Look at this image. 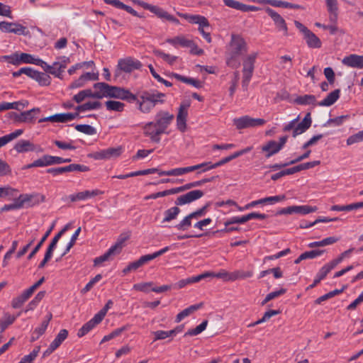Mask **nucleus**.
<instances>
[{"label":"nucleus","mask_w":363,"mask_h":363,"mask_svg":"<svg viewBox=\"0 0 363 363\" xmlns=\"http://www.w3.org/2000/svg\"><path fill=\"white\" fill-rule=\"evenodd\" d=\"M197 186H200L199 181L187 183L183 186H181L179 187H175L174 190L176 191H175L176 194H179L180 192H183L184 191H186V190H189V189H191L192 188L197 187Z\"/></svg>","instance_id":"nucleus-62"},{"label":"nucleus","mask_w":363,"mask_h":363,"mask_svg":"<svg viewBox=\"0 0 363 363\" xmlns=\"http://www.w3.org/2000/svg\"><path fill=\"white\" fill-rule=\"evenodd\" d=\"M14 149L19 153L34 151L35 145L29 140H21L16 143Z\"/></svg>","instance_id":"nucleus-28"},{"label":"nucleus","mask_w":363,"mask_h":363,"mask_svg":"<svg viewBox=\"0 0 363 363\" xmlns=\"http://www.w3.org/2000/svg\"><path fill=\"white\" fill-rule=\"evenodd\" d=\"M180 17L189 21L191 23L199 24V26H209L208 21L203 16L200 15H189L187 13H177Z\"/></svg>","instance_id":"nucleus-25"},{"label":"nucleus","mask_w":363,"mask_h":363,"mask_svg":"<svg viewBox=\"0 0 363 363\" xmlns=\"http://www.w3.org/2000/svg\"><path fill=\"white\" fill-rule=\"evenodd\" d=\"M75 129L81 133H85L86 135H94L96 133V129L89 125L86 124H79L75 126Z\"/></svg>","instance_id":"nucleus-55"},{"label":"nucleus","mask_w":363,"mask_h":363,"mask_svg":"<svg viewBox=\"0 0 363 363\" xmlns=\"http://www.w3.org/2000/svg\"><path fill=\"white\" fill-rule=\"evenodd\" d=\"M329 272H330L328 271V269L325 266H323L317 273L316 277L313 281V283L308 287V289H313V287H315L321 280H323L328 275Z\"/></svg>","instance_id":"nucleus-48"},{"label":"nucleus","mask_w":363,"mask_h":363,"mask_svg":"<svg viewBox=\"0 0 363 363\" xmlns=\"http://www.w3.org/2000/svg\"><path fill=\"white\" fill-rule=\"evenodd\" d=\"M296 102L300 105H315L316 103V98L314 95L306 94L304 96L297 97L296 99Z\"/></svg>","instance_id":"nucleus-42"},{"label":"nucleus","mask_w":363,"mask_h":363,"mask_svg":"<svg viewBox=\"0 0 363 363\" xmlns=\"http://www.w3.org/2000/svg\"><path fill=\"white\" fill-rule=\"evenodd\" d=\"M174 118V116L166 111H158L154 118V121L160 126L163 130L167 131L169 125L172 123Z\"/></svg>","instance_id":"nucleus-16"},{"label":"nucleus","mask_w":363,"mask_h":363,"mask_svg":"<svg viewBox=\"0 0 363 363\" xmlns=\"http://www.w3.org/2000/svg\"><path fill=\"white\" fill-rule=\"evenodd\" d=\"M20 60H21V62L23 63L33 64L35 65L40 66L45 72L46 69H49V65H48L45 62H44L43 60L40 58H35L30 54H20Z\"/></svg>","instance_id":"nucleus-23"},{"label":"nucleus","mask_w":363,"mask_h":363,"mask_svg":"<svg viewBox=\"0 0 363 363\" xmlns=\"http://www.w3.org/2000/svg\"><path fill=\"white\" fill-rule=\"evenodd\" d=\"M204 195L201 190H193L185 194L178 196L174 202L177 206H182L190 203L196 200L201 199Z\"/></svg>","instance_id":"nucleus-13"},{"label":"nucleus","mask_w":363,"mask_h":363,"mask_svg":"<svg viewBox=\"0 0 363 363\" xmlns=\"http://www.w3.org/2000/svg\"><path fill=\"white\" fill-rule=\"evenodd\" d=\"M247 51L245 39L238 34H231L230 41L227 47L226 64L233 69L238 68L240 63L239 57Z\"/></svg>","instance_id":"nucleus-1"},{"label":"nucleus","mask_w":363,"mask_h":363,"mask_svg":"<svg viewBox=\"0 0 363 363\" xmlns=\"http://www.w3.org/2000/svg\"><path fill=\"white\" fill-rule=\"evenodd\" d=\"M107 96L125 100L130 103L137 100V96L132 94L129 90L111 85Z\"/></svg>","instance_id":"nucleus-8"},{"label":"nucleus","mask_w":363,"mask_h":363,"mask_svg":"<svg viewBox=\"0 0 363 363\" xmlns=\"http://www.w3.org/2000/svg\"><path fill=\"white\" fill-rule=\"evenodd\" d=\"M172 76L177 80L188 84H191L196 88L200 89L203 86V83L198 79L186 77L177 73H172Z\"/></svg>","instance_id":"nucleus-30"},{"label":"nucleus","mask_w":363,"mask_h":363,"mask_svg":"<svg viewBox=\"0 0 363 363\" xmlns=\"http://www.w3.org/2000/svg\"><path fill=\"white\" fill-rule=\"evenodd\" d=\"M106 107L108 111L121 112L124 109L125 104L118 101H108L106 102Z\"/></svg>","instance_id":"nucleus-47"},{"label":"nucleus","mask_w":363,"mask_h":363,"mask_svg":"<svg viewBox=\"0 0 363 363\" xmlns=\"http://www.w3.org/2000/svg\"><path fill=\"white\" fill-rule=\"evenodd\" d=\"M167 42L170 43L174 46H177V45H179L183 48H188L191 45H193V40L186 39L184 36H177L174 38H169L167 40Z\"/></svg>","instance_id":"nucleus-32"},{"label":"nucleus","mask_w":363,"mask_h":363,"mask_svg":"<svg viewBox=\"0 0 363 363\" xmlns=\"http://www.w3.org/2000/svg\"><path fill=\"white\" fill-rule=\"evenodd\" d=\"M23 133V130L22 129H18L15 130L13 133H11L8 135H4L0 138V148L9 142L13 140L14 139L17 138L20 135H21Z\"/></svg>","instance_id":"nucleus-34"},{"label":"nucleus","mask_w":363,"mask_h":363,"mask_svg":"<svg viewBox=\"0 0 363 363\" xmlns=\"http://www.w3.org/2000/svg\"><path fill=\"white\" fill-rule=\"evenodd\" d=\"M59 61L53 62L52 65H49V69L45 72L54 75L55 77L62 79V72L66 68L67 64L70 62L69 57L61 56L58 57Z\"/></svg>","instance_id":"nucleus-10"},{"label":"nucleus","mask_w":363,"mask_h":363,"mask_svg":"<svg viewBox=\"0 0 363 363\" xmlns=\"http://www.w3.org/2000/svg\"><path fill=\"white\" fill-rule=\"evenodd\" d=\"M257 57V53L254 52L247 55L243 60L242 85L245 90L247 89L249 83L253 75Z\"/></svg>","instance_id":"nucleus-3"},{"label":"nucleus","mask_w":363,"mask_h":363,"mask_svg":"<svg viewBox=\"0 0 363 363\" xmlns=\"http://www.w3.org/2000/svg\"><path fill=\"white\" fill-rule=\"evenodd\" d=\"M101 321L102 319L99 315L95 314L93 318L83 325V326L78 330L77 336L79 337L84 336Z\"/></svg>","instance_id":"nucleus-24"},{"label":"nucleus","mask_w":363,"mask_h":363,"mask_svg":"<svg viewBox=\"0 0 363 363\" xmlns=\"http://www.w3.org/2000/svg\"><path fill=\"white\" fill-rule=\"evenodd\" d=\"M286 292V289H281L278 291H272V292L268 294L266 296L265 298L262 301V306L265 305L269 301L284 294Z\"/></svg>","instance_id":"nucleus-56"},{"label":"nucleus","mask_w":363,"mask_h":363,"mask_svg":"<svg viewBox=\"0 0 363 363\" xmlns=\"http://www.w3.org/2000/svg\"><path fill=\"white\" fill-rule=\"evenodd\" d=\"M40 350V346L35 347L29 354L24 356L18 363H33V361L37 357Z\"/></svg>","instance_id":"nucleus-50"},{"label":"nucleus","mask_w":363,"mask_h":363,"mask_svg":"<svg viewBox=\"0 0 363 363\" xmlns=\"http://www.w3.org/2000/svg\"><path fill=\"white\" fill-rule=\"evenodd\" d=\"M294 213H298L301 215L308 214L310 213L315 212L318 210L316 206H311L308 205L304 206H294Z\"/></svg>","instance_id":"nucleus-45"},{"label":"nucleus","mask_w":363,"mask_h":363,"mask_svg":"<svg viewBox=\"0 0 363 363\" xmlns=\"http://www.w3.org/2000/svg\"><path fill=\"white\" fill-rule=\"evenodd\" d=\"M231 281H234L238 279H245L252 277V271H244V270H235L230 272Z\"/></svg>","instance_id":"nucleus-37"},{"label":"nucleus","mask_w":363,"mask_h":363,"mask_svg":"<svg viewBox=\"0 0 363 363\" xmlns=\"http://www.w3.org/2000/svg\"><path fill=\"white\" fill-rule=\"evenodd\" d=\"M201 306H202V303H199V304L192 305V306L185 308L184 310H183L182 311H181L180 313H179L177 315L175 322L176 323L181 322L184 318L189 316L190 314H191L192 313H194V311H196V310L200 308Z\"/></svg>","instance_id":"nucleus-33"},{"label":"nucleus","mask_w":363,"mask_h":363,"mask_svg":"<svg viewBox=\"0 0 363 363\" xmlns=\"http://www.w3.org/2000/svg\"><path fill=\"white\" fill-rule=\"evenodd\" d=\"M274 7H282V8H289V9H303V7L299 4H291L287 1H283L280 0L274 1Z\"/></svg>","instance_id":"nucleus-53"},{"label":"nucleus","mask_w":363,"mask_h":363,"mask_svg":"<svg viewBox=\"0 0 363 363\" xmlns=\"http://www.w3.org/2000/svg\"><path fill=\"white\" fill-rule=\"evenodd\" d=\"M175 191H176L174 190V188H172L170 189L164 190L162 191H160V192H157V193H154L150 195H148L145 198V200L156 199L159 197H163V196H169V195H172V194H176Z\"/></svg>","instance_id":"nucleus-51"},{"label":"nucleus","mask_w":363,"mask_h":363,"mask_svg":"<svg viewBox=\"0 0 363 363\" xmlns=\"http://www.w3.org/2000/svg\"><path fill=\"white\" fill-rule=\"evenodd\" d=\"M338 240L337 238L328 237L320 241L313 242L308 244V247L313 248L318 247H323L329 245H332Z\"/></svg>","instance_id":"nucleus-41"},{"label":"nucleus","mask_w":363,"mask_h":363,"mask_svg":"<svg viewBox=\"0 0 363 363\" xmlns=\"http://www.w3.org/2000/svg\"><path fill=\"white\" fill-rule=\"evenodd\" d=\"M52 226L50 227L49 230H47V232L45 233V235L43 236V238L40 239L39 242L37 244V245L33 248V250L31 251V252L28 255V259H31L34 255L39 251L45 241L47 240L48 237L50 235L52 230Z\"/></svg>","instance_id":"nucleus-43"},{"label":"nucleus","mask_w":363,"mask_h":363,"mask_svg":"<svg viewBox=\"0 0 363 363\" xmlns=\"http://www.w3.org/2000/svg\"><path fill=\"white\" fill-rule=\"evenodd\" d=\"M80 232H81V227H79L75 230L74 234L72 235V236L71 238V240L69 242V243L67 244V247H66L65 252L62 255V257L65 256L70 250V249L74 246V245L75 244L76 240H77V238H78Z\"/></svg>","instance_id":"nucleus-59"},{"label":"nucleus","mask_w":363,"mask_h":363,"mask_svg":"<svg viewBox=\"0 0 363 363\" xmlns=\"http://www.w3.org/2000/svg\"><path fill=\"white\" fill-rule=\"evenodd\" d=\"M78 116V113H57L46 118H40L39 119L38 123H41L46 121L52 123H66L75 119Z\"/></svg>","instance_id":"nucleus-15"},{"label":"nucleus","mask_w":363,"mask_h":363,"mask_svg":"<svg viewBox=\"0 0 363 363\" xmlns=\"http://www.w3.org/2000/svg\"><path fill=\"white\" fill-rule=\"evenodd\" d=\"M363 141V130L359 131L357 133L350 136L347 139V145H351Z\"/></svg>","instance_id":"nucleus-60"},{"label":"nucleus","mask_w":363,"mask_h":363,"mask_svg":"<svg viewBox=\"0 0 363 363\" xmlns=\"http://www.w3.org/2000/svg\"><path fill=\"white\" fill-rule=\"evenodd\" d=\"M189 104H182L179 108L177 116V126L178 130L184 133L186 129V118L188 116V108Z\"/></svg>","instance_id":"nucleus-18"},{"label":"nucleus","mask_w":363,"mask_h":363,"mask_svg":"<svg viewBox=\"0 0 363 363\" xmlns=\"http://www.w3.org/2000/svg\"><path fill=\"white\" fill-rule=\"evenodd\" d=\"M0 30L4 33H12L16 35H26L28 33L26 26L13 22H0Z\"/></svg>","instance_id":"nucleus-14"},{"label":"nucleus","mask_w":363,"mask_h":363,"mask_svg":"<svg viewBox=\"0 0 363 363\" xmlns=\"http://www.w3.org/2000/svg\"><path fill=\"white\" fill-rule=\"evenodd\" d=\"M101 104L99 101H89L82 105L77 106L76 107L77 112L85 111L89 110L98 109L101 107Z\"/></svg>","instance_id":"nucleus-38"},{"label":"nucleus","mask_w":363,"mask_h":363,"mask_svg":"<svg viewBox=\"0 0 363 363\" xmlns=\"http://www.w3.org/2000/svg\"><path fill=\"white\" fill-rule=\"evenodd\" d=\"M278 148V143L274 140H270L262 146V150L267 152L266 157L268 158L281 150Z\"/></svg>","instance_id":"nucleus-31"},{"label":"nucleus","mask_w":363,"mask_h":363,"mask_svg":"<svg viewBox=\"0 0 363 363\" xmlns=\"http://www.w3.org/2000/svg\"><path fill=\"white\" fill-rule=\"evenodd\" d=\"M304 39L309 48H319L321 47L320 40L311 30L304 35Z\"/></svg>","instance_id":"nucleus-29"},{"label":"nucleus","mask_w":363,"mask_h":363,"mask_svg":"<svg viewBox=\"0 0 363 363\" xmlns=\"http://www.w3.org/2000/svg\"><path fill=\"white\" fill-rule=\"evenodd\" d=\"M264 10L274 21L277 29L279 31H283L284 35H288L287 24L281 15L269 7L265 8Z\"/></svg>","instance_id":"nucleus-12"},{"label":"nucleus","mask_w":363,"mask_h":363,"mask_svg":"<svg viewBox=\"0 0 363 363\" xmlns=\"http://www.w3.org/2000/svg\"><path fill=\"white\" fill-rule=\"evenodd\" d=\"M157 123L152 121L147 123L143 126V133L145 136L150 138V140L154 143H159L160 142V135L167 133L160 126H157Z\"/></svg>","instance_id":"nucleus-7"},{"label":"nucleus","mask_w":363,"mask_h":363,"mask_svg":"<svg viewBox=\"0 0 363 363\" xmlns=\"http://www.w3.org/2000/svg\"><path fill=\"white\" fill-rule=\"evenodd\" d=\"M342 62L347 67L362 69L363 68V55L352 54L345 57Z\"/></svg>","instance_id":"nucleus-20"},{"label":"nucleus","mask_w":363,"mask_h":363,"mask_svg":"<svg viewBox=\"0 0 363 363\" xmlns=\"http://www.w3.org/2000/svg\"><path fill=\"white\" fill-rule=\"evenodd\" d=\"M209 277H216L221 279L225 281H231L230 272H228L225 269H220L217 273L210 272Z\"/></svg>","instance_id":"nucleus-49"},{"label":"nucleus","mask_w":363,"mask_h":363,"mask_svg":"<svg viewBox=\"0 0 363 363\" xmlns=\"http://www.w3.org/2000/svg\"><path fill=\"white\" fill-rule=\"evenodd\" d=\"M142 64L139 60H135L130 57L120 59L118 62V68L124 72H131L135 69H139Z\"/></svg>","instance_id":"nucleus-17"},{"label":"nucleus","mask_w":363,"mask_h":363,"mask_svg":"<svg viewBox=\"0 0 363 363\" xmlns=\"http://www.w3.org/2000/svg\"><path fill=\"white\" fill-rule=\"evenodd\" d=\"M131 1L135 4H137L140 6H141L142 8H143L144 9L148 10L150 12L153 13L160 18L166 19L170 22L175 23V24L179 23V21L177 18H175L174 16L169 14V13L165 11L164 9H162V8H160L157 6H154V5L150 4L148 3H146V2L140 1V0H131Z\"/></svg>","instance_id":"nucleus-4"},{"label":"nucleus","mask_w":363,"mask_h":363,"mask_svg":"<svg viewBox=\"0 0 363 363\" xmlns=\"http://www.w3.org/2000/svg\"><path fill=\"white\" fill-rule=\"evenodd\" d=\"M68 336V331L66 329H62L57 334L55 340L50 343L54 348H58L63 341L66 340Z\"/></svg>","instance_id":"nucleus-44"},{"label":"nucleus","mask_w":363,"mask_h":363,"mask_svg":"<svg viewBox=\"0 0 363 363\" xmlns=\"http://www.w3.org/2000/svg\"><path fill=\"white\" fill-rule=\"evenodd\" d=\"M180 211H181L179 208L177 206H174L166 210L164 213V217L163 218L162 223L169 222L175 219Z\"/></svg>","instance_id":"nucleus-36"},{"label":"nucleus","mask_w":363,"mask_h":363,"mask_svg":"<svg viewBox=\"0 0 363 363\" xmlns=\"http://www.w3.org/2000/svg\"><path fill=\"white\" fill-rule=\"evenodd\" d=\"M39 108H33L29 111L23 112V119L26 120L24 123H31L35 119V114L40 113Z\"/></svg>","instance_id":"nucleus-54"},{"label":"nucleus","mask_w":363,"mask_h":363,"mask_svg":"<svg viewBox=\"0 0 363 363\" xmlns=\"http://www.w3.org/2000/svg\"><path fill=\"white\" fill-rule=\"evenodd\" d=\"M165 94L155 90L143 91L135 101L138 108L143 113H149L157 104H163Z\"/></svg>","instance_id":"nucleus-2"},{"label":"nucleus","mask_w":363,"mask_h":363,"mask_svg":"<svg viewBox=\"0 0 363 363\" xmlns=\"http://www.w3.org/2000/svg\"><path fill=\"white\" fill-rule=\"evenodd\" d=\"M90 170L89 167L79 164H70L65 167H52L49 168L46 170V172L48 174H51L53 176H57L59 174H62L66 172H89Z\"/></svg>","instance_id":"nucleus-9"},{"label":"nucleus","mask_w":363,"mask_h":363,"mask_svg":"<svg viewBox=\"0 0 363 363\" xmlns=\"http://www.w3.org/2000/svg\"><path fill=\"white\" fill-rule=\"evenodd\" d=\"M35 81H37L40 86H48L50 84L51 78L46 73L38 72Z\"/></svg>","instance_id":"nucleus-58"},{"label":"nucleus","mask_w":363,"mask_h":363,"mask_svg":"<svg viewBox=\"0 0 363 363\" xmlns=\"http://www.w3.org/2000/svg\"><path fill=\"white\" fill-rule=\"evenodd\" d=\"M109 87L110 85L104 82L96 83L94 85V88L96 90L95 94H98L99 96H101L100 99H102L104 96H107Z\"/></svg>","instance_id":"nucleus-40"},{"label":"nucleus","mask_w":363,"mask_h":363,"mask_svg":"<svg viewBox=\"0 0 363 363\" xmlns=\"http://www.w3.org/2000/svg\"><path fill=\"white\" fill-rule=\"evenodd\" d=\"M325 4L329 13L330 23H337L338 18L339 6L337 0H325Z\"/></svg>","instance_id":"nucleus-21"},{"label":"nucleus","mask_w":363,"mask_h":363,"mask_svg":"<svg viewBox=\"0 0 363 363\" xmlns=\"http://www.w3.org/2000/svg\"><path fill=\"white\" fill-rule=\"evenodd\" d=\"M104 192L99 189H94L91 191L86 190L84 191L79 192L75 194L69 195V198L71 201L74 202L77 201L86 200L89 198L94 197L102 194Z\"/></svg>","instance_id":"nucleus-22"},{"label":"nucleus","mask_w":363,"mask_h":363,"mask_svg":"<svg viewBox=\"0 0 363 363\" xmlns=\"http://www.w3.org/2000/svg\"><path fill=\"white\" fill-rule=\"evenodd\" d=\"M233 121V125L238 130L261 126L266 123V121L262 118H253L249 116L235 118Z\"/></svg>","instance_id":"nucleus-6"},{"label":"nucleus","mask_w":363,"mask_h":363,"mask_svg":"<svg viewBox=\"0 0 363 363\" xmlns=\"http://www.w3.org/2000/svg\"><path fill=\"white\" fill-rule=\"evenodd\" d=\"M191 219H194L191 214H189L178 223L175 228L179 230H186L191 225Z\"/></svg>","instance_id":"nucleus-52"},{"label":"nucleus","mask_w":363,"mask_h":363,"mask_svg":"<svg viewBox=\"0 0 363 363\" xmlns=\"http://www.w3.org/2000/svg\"><path fill=\"white\" fill-rule=\"evenodd\" d=\"M340 94V89H335L330 92L323 101L318 103L320 106H332L339 99Z\"/></svg>","instance_id":"nucleus-27"},{"label":"nucleus","mask_w":363,"mask_h":363,"mask_svg":"<svg viewBox=\"0 0 363 363\" xmlns=\"http://www.w3.org/2000/svg\"><path fill=\"white\" fill-rule=\"evenodd\" d=\"M16 320V316L6 314L5 320H0V333L4 332L9 325H11Z\"/></svg>","instance_id":"nucleus-57"},{"label":"nucleus","mask_w":363,"mask_h":363,"mask_svg":"<svg viewBox=\"0 0 363 363\" xmlns=\"http://www.w3.org/2000/svg\"><path fill=\"white\" fill-rule=\"evenodd\" d=\"M20 203H21L22 208L23 206L33 207L43 203L45 200V196L39 193L33 194H23L18 196Z\"/></svg>","instance_id":"nucleus-11"},{"label":"nucleus","mask_w":363,"mask_h":363,"mask_svg":"<svg viewBox=\"0 0 363 363\" xmlns=\"http://www.w3.org/2000/svg\"><path fill=\"white\" fill-rule=\"evenodd\" d=\"M320 162L319 160L308 162L303 164H300L298 165L294 166L291 168L293 174L301 172L302 170L308 169L315 167V166L319 165Z\"/></svg>","instance_id":"nucleus-39"},{"label":"nucleus","mask_w":363,"mask_h":363,"mask_svg":"<svg viewBox=\"0 0 363 363\" xmlns=\"http://www.w3.org/2000/svg\"><path fill=\"white\" fill-rule=\"evenodd\" d=\"M150 261V260L147 255H143L139 259L130 262L125 268L123 269V273L126 274L133 270H136Z\"/></svg>","instance_id":"nucleus-26"},{"label":"nucleus","mask_w":363,"mask_h":363,"mask_svg":"<svg viewBox=\"0 0 363 363\" xmlns=\"http://www.w3.org/2000/svg\"><path fill=\"white\" fill-rule=\"evenodd\" d=\"M207 325H208V320H203L200 325L196 326L195 328L189 330L184 334V337L195 336V335L200 334L206 328Z\"/></svg>","instance_id":"nucleus-46"},{"label":"nucleus","mask_w":363,"mask_h":363,"mask_svg":"<svg viewBox=\"0 0 363 363\" xmlns=\"http://www.w3.org/2000/svg\"><path fill=\"white\" fill-rule=\"evenodd\" d=\"M11 174V168L9 164L4 160L0 159V177L10 175Z\"/></svg>","instance_id":"nucleus-63"},{"label":"nucleus","mask_w":363,"mask_h":363,"mask_svg":"<svg viewBox=\"0 0 363 363\" xmlns=\"http://www.w3.org/2000/svg\"><path fill=\"white\" fill-rule=\"evenodd\" d=\"M45 157L48 166L69 163L72 161L71 158H62L61 157L52 156L49 155H45Z\"/></svg>","instance_id":"nucleus-35"},{"label":"nucleus","mask_w":363,"mask_h":363,"mask_svg":"<svg viewBox=\"0 0 363 363\" xmlns=\"http://www.w3.org/2000/svg\"><path fill=\"white\" fill-rule=\"evenodd\" d=\"M184 174V168H175L168 171H162L159 172L160 176H179Z\"/></svg>","instance_id":"nucleus-61"},{"label":"nucleus","mask_w":363,"mask_h":363,"mask_svg":"<svg viewBox=\"0 0 363 363\" xmlns=\"http://www.w3.org/2000/svg\"><path fill=\"white\" fill-rule=\"evenodd\" d=\"M246 222H247V220L246 216L245 215L241 217H238V216L232 217L231 218H230L229 220L225 221L224 224L227 227L232 224H235V223L242 224Z\"/></svg>","instance_id":"nucleus-64"},{"label":"nucleus","mask_w":363,"mask_h":363,"mask_svg":"<svg viewBox=\"0 0 363 363\" xmlns=\"http://www.w3.org/2000/svg\"><path fill=\"white\" fill-rule=\"evenodd\" d=\"M311 113H308L301 122L296 124V127L292 133V136L296 138L297 135L306 132L311 127Z\"/></svg>","instance_id":"nucleus-19"},{"label":"nucleus","mask_w":363,"mask_h":363,"mask_svg":"<svg viewBox=\"0 0 363 363\" xmlns=\"http://www.w3.org/2000/svg\"><path fill=\"white\" fill-rule=\"evenodd\" d=\"M126 239L127 238H120L115 245L111 246L106 252L94 259V265H99L102 262L112 260L116 255H119L123 248V243Z\"/></svg>","instance_id":"nucleus-5"}]
</instances>
